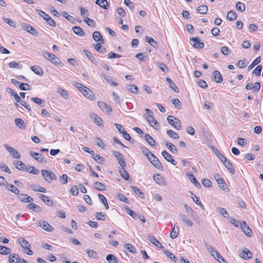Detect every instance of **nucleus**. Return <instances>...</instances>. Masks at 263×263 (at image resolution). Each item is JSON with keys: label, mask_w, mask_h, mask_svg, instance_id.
<instances>
[{"label": "nucleus", "mask_w": 263, "mask_h": 263, "mask_svg": "<svg viewBox=\"0 0 263 263\" xmlns=\"http://www.w3.org/2000/svg\"><path fill=\"white\" fill-rule=\"evenodd\" d=\"M146 120L151 124V125L155 129H157L159 126V124L153 117H145Z\"/></svg>", "instance_id": "nucleus-15"}, {"label": "nucleus", "mask_w": 263, "mask_h": 263, "mask_svg": "<svg viewBox=\"0 0 263 263\" xmlns=\"http://www.w3.org/2000/svg\"><path fill=\"white\" fill-rule=\"evenodd\" d=\"M58 91L64 99H67L69 98V95L66 90L62 88H59Z\"/></svg>", "instance_id": "nucleus-53"}, {"label": "nucleus", "mask_w": 263, "mask_h": 263, "mask_svg": "<svg viewBox=\"0 0 263 263\" xmlns=\"http://www.w3.org/2000/svg\"><path fill=\"white\" fill-rule=\"evenodd\" d=\"M31 70L33 71L35 74L42 76L43 75V69L39 66L35 65L30 67Z\"/></svg>", "instance_id": "nucleus-26"}, {"label": "nucleus", "mask_w": 263, "mask_h": 263, "mask_svg": "<svg viewBox=\"0 0 263 263\" xmlns=\"http://www.w3.org/2000/svg\"><path fill=\"white\" fill-rule=\"evenodd\" d=\"M86 252L89 258H92L94 259L98 258V254L95 251L90 249H87Z\"/></svg>", "instance_id": "nucleus-52"}, {"label": "nucleus", "mask_w": 263, "mask_h": 263, "mask_svg": "<svg viewBox=\"0 0 263 263\" xmlns=\"http://www.w3.org/2000/svg\"><path fill=\"white\" fill-rule=\"evenodd\" d=\"M84 22L89 26L94 27L96 26L95 22L88 17H84Z\"/></svg>", "instance_id": "nucleus-61"}, {"label": "nucleus", "mask_w": 263, "mask_h": 263, "mask_svg": "<svg viewBox=\"0 0 263 263\" xmlns=\"http://www.w3.org/2000/svg\"><path fill=\"white\" fill-rule=\"evenodd\" d=\"M4 147L7 149V151L10 153V154L12 156L13 158L15 159H19L21 158V155L20 153L15 148L12 147H11L7 144H4Z\"/></svg>", "instance_id": "nucleus-4"}, {"label": "nucleus", "mask_w": 263, "mask_h": 263, "mask_svg": "<svg viewBox=\"0 0 263 263\" xmlns=\"http://www.w3.org/2000/svg\"><path fill=\"white\" fill-rule=\"evenodd\" d=\"M212 80L216 83H221L223 79L220 72L218 70H214L212 73Z\"/></svg>", "instance_id": "nucleus-8"}, {"label": "nucleus", "mask_w": 263, "mask_h": 263, "mask_svg": "<svg viewBox=\"0 0 263 263\" xmlns=\"http://www.w3.org/2000/svg\"><path fill=\"white\" fill-rule=\"evenodd\" d=\"M168 123L173 126L177 130H180L181 128V122L179 119L173 116H169L167 118Z\"/></svg>", "instance_id": "nucleus-2"}, {"label": "nucleus", "mask_w": 263, "mask_h": 263, "mask_svg": "<svg viewBox=\"0 0 263 263\" xmlns=\"http://www.w3.org/2000/svg\"><path fill=\"white\" fill-rule=\"evenodd\" d=\"M18 199L25 203L31 202L33 201V199L31 197L25 194H19L18 195Z\"/></svg>", "instance_id": "nucleus-9"}, {"label": "nucleus", "mask_w": 263, "mask_h": 263, "mask_svg": "<svg viewBox=\"0 0 263 263\" xmlns=\"http://www.w3.org/2000/svg\"><path fill=\"white\" fill-rule=\"evenodd\" d=\"M151 163L158 169L162 170L163 169V166L159 159L154 155L153 157V160L150 161Z\"/></svg>", "instance_id": "nucleus-18"}, {"label": "nucleus", "mask_w": 263, "mask_h": 263, "mask_svg": "<svg viewBox=\"0 0 263 263\" xmlns=\"http://www.w3.org/2000/svg\"><path fill=\"white\" fill-rule=\"evenodd\" d=\"M27 208L35 211L36 212H41L42 211V208L39 205L34 203H30L28 204Z\"/></svg>", "instance_id": "nucleus-35"}, {"label": "nucleus", "mask_w": 263, "mask_h": 263, "mask_svg": "<svg viewBox=\"0 0 263 263\" xmlns=\"http://www.w3.org/2000/svg\"><path fill=\"white\" fill-rule=\"evenodd\" d=\"M106 259L109 263H119L115 256L112 254L108 255Z\"/></svg>", "instance_id": "nucleus-55"}, {"label": "nucleus", "mask_w": 263, "mask_h": 263, "mask_svg": "<svg viewBox=\"0 0 263 263\" xmlns=\"http://www.w3.org/2000/svg\"><path fill=\"white\" fill-rule=\"evenodd\" d=\"M227 17L229 21H233L236 19L237 14L235 11L231 10L228 12Z\"/></svg>", "instance_id": "nucleus-37"}, {"label": "nucleus", "mask_w": 263, "mask_h": 263, "mask_svg": "<svg viewBox=\"0 0 263 263\" xmlns=\"http://www.w3.org/2000/svg\"><path fill=\"white\" fill-rule=\"evenodd\" d=\"M38 196L40 199H41L44 202L46 203L48 205L52 206L53 205V201L48 196L41 194H39Z\"/></svg>", "instance_id": "nucleus-20"}, {"label": "nucleus", "mask_w": 263, "mask_h": 263, "mask_svg": "<svg viewBox=\"0 0 263 263\" xmlns=\"http://www.w3.org/2000/svg\"><path fill=\"white\" fill-rule=\"evenodd\" d=\"M95 3L104 9H107L109 6L107 0H97Z\"/></svg>", "instance_id": "nucleus-28"}, {"label": "nucleus", "mask_w": 263, "mask_h": 263, "mask_svg": "<svg viewBox=\"0 0 263 263\" xmlns=\"http://www.w3.org/2000/svg\"><path fill=\"white\" fill-rule=\"evenodd\" d=\"M25 170H27L29 173L32 174L33 175H37L39 173V170L34 166H29L28 167H26Z\"/></svg>", "instance_id": "nucleus-54"}, {"label": "nucleus", "mask_w": 263, "mask_h": 263, "mask_svg": "<svg viewBox=\"0 0 263 263\" xmlns=\"http://www.w3.org/2000/svg\"><path fill=\"white\" fill-rule=\"evenodd\" d=\"M157 66L163 72H167L168 71V69L166 67L165 64L163 63H157Z\"/></svg>", "instance_id": "nucleus-63"}, {"label": "nucleus", "mask_w": 263, "mask_h": 263, "mask_svg": "<svg viewBox=\"0 0 263 263\" xmlns=\"http://www.w3.org/2000/svg\"><path fill=\"white\" fill-rule=\"evenodd\" d=\"M127 89L134 93H139V88L138 87L134 84H129L126 86Z\"/></svg>", "instance_id": "nucleus-33"}, {"label": "nucleus", "mask_w": 263, "mask_h": 263, "mask_svg": "<svg viewBox=\"0 0 263 263\" xmlns=\"http://www.w3.org/2000/svg\"><path fill=\"white\" fill-rule=\"evenodd\" d=\"M125 248L128 250L130 252L136 254L137 252V250L136 248L132 245L130 243H126L125 245Z\"/></svg>", "instance_id": "nucleus-59"}, {"label": "nucleus", "mask_w": 263, "mask_h": 263, "mask_svg": "<svg viewBox=\"0 0 263 263\" xmlns=\"http://www.w3.org/2000/svg\"><path fill=\"white\" fill-rule=\"evenodd\" d=\"M72 30L74 33L80 36H83L84 34L83 29L80 27L74 26L72 28Z\"/></svg>", "instance_id": "nucleus-36"}, {"label": "nucleus", "mask_w": 263, "mask_h": 263, "mask_svg": "<svg viewBox=\"0 0 263 263\" xmlns=\"http://www.w3.org/2000/svg\"><path fill=\"white\" fill-rule=\"evenodd\" d=\"M166 81L169 84L170 87L176 92H178L179 90L176 84L172 81V80L169 78H166Z\"/></svg>", "instance_id": "nucleus-30"}, {"label": "nucleus", "mask_w": 263, "mask_h": 263, "mask_svg": "<svg viewBox=\"0 0 263 263\" xmlns=\"http://www.w3.org/2000/svg\"><path fill=\"white\" fill-rule=\"evenodd\" d=\"M94 187L100 191H104L106 190V187L102 183L100 182H96L93 184Z\"/></svg>", "instance_id": "nucleus-34"}, {"label": "nucleus", "mask_w": 263, "mask_h": 263, "mask_svg": "<svg viewBox=\"0 0 263 263\" xmlns=\"http://www.w3.org/2000/svg\"><path fill=\"white\" fill-rule=\"evenodd\" d=\"M101 76L106 80V81L109 84H111L114 86H117L118 84L116 82H114L112 79L107 75L104 73L101 74Z\"/></svg>", "instance_id": "nucleus-41"}, {"label": "nucleus", "mask_w": 263, "mask_h": 263, "mask_svg": "<svg viewBox=\"0 0 263 263\" xmlns=\"http://www.w3.org/2000/svg\"><path fill=\"white\" fill-rule=\"evenodd\" d=\"M216 211L220 214V215H222L225 218H228L229 216V214L227 211L225 210L223 208L218 207L216 209Z\"/></svg>", "instance_id": "nucleus-40"}, {"label": "nucleus", "mask_w": 263, "mask_h": 263, "mask_svg": "<svg viewBox=\"0 0 263 263\" xmlns=\"http://www.w3.org/2000/svg\"><path fill=\"white\" fill-rule=\"evenodd\" d=\"M241 228L243 232L247 236L250 237L252 236V231L245 221H243L241 224Z\"/></svg>", "instance_id": "nucleus-13"}, {"label": "nucleus", "mask_w": 263, "mask_h": 263, "mask_svg": "<svg viewBox=\"0 0 263 263\" xmlns=\"http://www.w3.org/2000/svg\"><path fill=\"white\" fill-rule=\"evenodd\" d=\"M119 173L123 178H124L126 180H128L129 175L128 173L124 170V168L120 170Z\"/></svg>", "instance_id": "nucleus-64"}, {"label": "nucleus", "mask_w": 263, "mask_h": 263, "mask_svg": "<svg viewBox=\"0 0 263 263\" xmlns=\"http://www.w3.org/2000/svg\"><path fill=\"white\" fill-rule=\"evenodd\" d=\"M145 140L148 143V144L151 146L155 145L156 142L154 140L153 138L149 134H146L145 135Z\"/></svg>", "instance_id": "nucleus-31"}, {"label": "nucleus", "mask_w": 263, "mask_h": 263, "mask_svg": "<svg viewBox=\"0 0 263 263\" xmlns=\"http://www.w3.org/2000/svg\"><path fill=\"white\" fill-rule=\"evenodd\" d=\"M18 242L20 245L24 249H28L30 247L29 243L24 238H19Z\"/></svg>", "instance_id": "nucleus-29"}, {"label": "nucleus", "mask_w": 263, "mask_h": 263, "mask_svg": "<svg viewBox=\"0 0 263 263\" xmlns=\"http://www.w3.org/2000/svg\"><path fill=\"white\" fill-rule=\"evenodd\" d=\"M40 226L46 231L51 232L53 231V228L47 222L43 221L40 224Z\"/></svg>", "instance_id": "nucleus-22"}, {"label": "nucleus", "mask_w": 263, "mask_h": 263, "mask_svg": "<svg viewBox=\"0 0 263 263\" xmlns=\"http://www.w3.org/2000/svg\"><path fill=\"white\" fill-rule=\"evenodd\" d=\"M179 231V229L178 227H176L175 228V226L174 227L173 229L172 230V231L170 233V237L172 239L176 238L178 235Z\"/></svg>", "instance_id": "nucleus-44"}, {"label": "nucleus", "mask_w": 263, "mask_h": 263, "mask_svg": "<svg viewBox=\"0 0 263 263\" xmlns=\"http://www.w3.org/2000/svg\"><path fill=\"white\" fill-rule=\"evenodd\" d=\"M222 163L229 170V171L232 174H234L235 170L233 167L232 163L230 162L229 160H228L227 158L224 160L222 162Z\"/></svg>", "instance_id": "nucleus-19"}, {"label": "nucleus", "mask_w": 263, "mask_h": 263, "mask_svg": "<svg viewBox=\"0 0 263 263\" xmlns=\"http://www.w3.org/2000/svg\"><path fill=\"white\" fill-rule=\"evenodd\" d=\"M166 134L170 138L174 139H178L179 138L178 134L171 129L167 130Z\"/></svg>", "instance_id": "nucleus-47"}, {"label": "nucleus", "mask_w": 263, "mask_h": 263, "mask_svg": "<svg viewBox=\"0 0 263 263\" xmlns=\"http://www.w3.org/2000/svg\"><path fill=\"white\" fill-rule=\"evenodd\" d=\"M190 42H194L193 46L196 48L202 49L204 47V43L201 42L199 37H192L190 39Z\"/></svg>", "instance_id": "nucleus-7"}, {"label": "nucleus", "mask_w": 263, "mask_h": 263, "mask_svg": "<svg viewBox=\"0 0 263 263\" xmlns=\"http://www.w3.org/2000/svg\"><path fill=\"white\" fill-rule=\"evenodd\" d=\"M238 252L239 256L245 260H248L252 257V253L247 248L243 250H239Z\"/></svg>", "instance_id": "nucleus-6"}, {"label": "nucleus", "mask_w": 263, "mask_h": 263, "mask_svg": "<svg viewBox=\"0 0 263 263\" xmlns=\"http://www.w3.org/2000/svg\"><path fill=\"white\" fill-rule=\"evenodd\" d=\"M93 159L96 161L98 163H103L105 161V159L103 157L100 156L98 154H95L92 156Z\"/></svg>", "instance_id": "nucleus-60"}, {"label": "nucleus", "mask_w": 263, "mask_h": 263, "mask_svg": "<svg viewBox=\"0 0 263 263\" xmlns=\"http://www.w3.org/2000/svg\"><path fill=\"white\" fill-rule=\"evenodd\" d=\"M148 240L152 244H153L157 247L163 250L164 249V247L161 245L159 241H158L154 236H149Z\"/></svg>", "instance_id": "nucleus-16"}, {"label": "nucleus", "mask_w": 263, "mask_h": 263, "mask_svg": "<svg viewBox=\"0 0 263 263\" xmlns=\"http://www.w3.org/2000/svg\"><path fill=\"white\" fill-rule=\"evenodd\" d=\"M184 206L186 212L190 215L191 217L193 218L194 220H196V218L195 217V215L194 214V211L187 204H185Z\"/></svg>", "instance_id": "nucleus-42"}, {"label": "nucleus", "mask_w": 263, "mask_h": 263, "mask_svg": "<svg viewBox=\"0 0 263 263\" xmlns=\"http://www.w3.org/2000/svg\"><path fill=\"white\" fill-rule=\"evenodd\" d=\"M80 91L88 98L92 99L94 97L93 92L86 86L83 87Z\"/></svg>", "instance_id": "nucleus-14"}, {"label": "nucleus", "mask_w": 263, "mask_h": 263, "mask_svg": "<svg viewBox=\"0 0 263 263\" xmlns=\"http://www.w3.org/2000/svg\"><path fill=\"white\" fill-rule=\"evenodd\" d=\"M39 14L51 26H55V21L47 13L41 10H37Z\"/></svg>", "instance_id": "nucleus-3"}, {"label": "nucleus", "mask_w": 263, "mask_h": 263, "mask_svg": "<svg viewBox=\"0 0 263 263\" xmlns=\"http://www.w3.org/2000/svg\"><path fill=\"white\" fill-rule=\"evenodd\" d=\"M98 197H99V199H100V200H101V201L104 205L106 209L108 210L109 209V205L108 204V203H107V200H106V198H105V197L101 194H98Z\"/></svg>", "instance_id": "nucleus-57"}, {"label": "nucleus", "mask_w": 263, "mask_h": 263, "mask_svg": "<svg viewBox=\"0 0 263 263\" xmlns=\"http://www.w3.org/2000/svg\"><path fill=\"white\" fill-rule=\"evenodd\" d=\"M98 104L102 111L106 114H109L112 111V108L110 105L102 101H98Z\"/></svg>", "instance_id": "nucleus-5"}, {"label": "nucleus", "mask_w": 263, "mask_h": 263, "mask_svg": "<svg viewBox=\"0 0 263 263\" xmlns=\"http://www.w3.org/2000/svg\"><path fill=\"white\" fill-rule=\"evenodd\" d=\"M131 189L136 194L138 195L141 197H143L144 194L139 188L137 187L136 186H132Z\"/></svg>", "instance_id": "nucleus-62"}, {"label": "nucleus", "mask_w": 263, "mask_h": 263, "mask_svg": "<svg viewBox=\"0 0 263 263\" xmlns=\"http://www.w3.org/2000/svg\"><path fill=\"white\" fill-rule=\"evenodd\" d=\"M92 37L96 42H100L101 43L104 44L103 37L99 31H95L92 34Z\"/></svg>", "instance_id": "nucleus-24"}, {"label": "nucleus", "mask_w": 263, "mask_h": 263, "mask_svg": "<svg viewBox=\"0 0 263 263\" xmlns=\"http://www.w3.org/2000/svg\"><path fill=\"white\" fill-rule=\"evenodd\" d=\"M31 100L35 103L40 105L42 107H44L45 105V102L42 99L39 98H31Z\"/></svg>", "instance_id": "nucleus-48"}, {"label": "nucleus", "mask_w": 263, "mask_h": 263, "mask_svg": "<svg viewBox=\"0 0 263 263\" xmlns=\"http://www.w3.org/2000/svg\"><path fill=\"white\" fill-rule=\"evenodd\" d=\"M22 28L24 30L27 31L30 34L36 35L37 34V31L33 27L28 24H24L22 25Z\"/></svg>", "instance_id": "nucleus-11"}, {"label": "nucleus", "mask_w": 263, "mask_h": 263, "mask_svg": "<svg viewBox=\"0 0 263 263\" xmlns=\"http://www.w3.org/2000/svg\"><path fill=\"white\" fill-rule=\"evenodd\" d=\"M204 246L205 247V248H206V249L208 250L209 252L211 254V255L214 258H216V256L217 255V253H218L214 249V248L206 242L204 243Z\"/></svg>", "instance_id": "nucleus-23"}, {"label": "nucleus", "mask_w": 263, "mask_h": 263, "mask_svg": "<svg viewBox=\"0 0 263 263\" xmlns=\"http://www.w3.org/2000/svg\"><path fill=\"white\" fill-rule=\"evenodd\" d=\"M14 122L16 126L18 128H22L25 127V126H24V122L22 119L16 118L15 119Z\"/></svg>", "instance_id": "nucleus-58"}, {"label": "nucleus", "mask_w": 263, "mask_h": 263, "mask_svg": "<svg viewBox=\"0 0 263 263\" xmlns=\"http://www.w3.org/2000/svg\"><path fill=\"white\" fill-rule=\"evenodd\" d=\"M162 155L167 161L171 163L174 165H176V161L173 158L172 156L170 155L167 152L163 151L162 152Z\"/></svg>", "instance_id": "nucleus-10"}, {"label": "nucleus", "mask_w": 263, "mask_h": 263, "mask_svg": "<svg viewBox=\"0 0 263 263\" xmlns=\"http://www.w3.org/2000/svg\"><path fill=\"white\" fill-rule=\"evenodd\" d=\"M183 222L187 227H191L193 226V222L185 214H180L179 215Z\"/></svg>", "instance_id": "nucleus-17"}, {"label": "nucleus", "mask_w": 263, "mask_h": 263, "mask_svg": "<svg viewBox=\"0 0 263 263\" xmlns=\"http://www.w3.org/2000/svg\"><path fill=\"white\" fill-rule=\"evenodd\" d=\"M188 179L196 186L197 187H200L201 184L198 181V180L195 178L194 175L191 173H187L186 174Z\"/></svg>", "instance_id": "nucleus-21"}, {"label": "nucleus", "mask_w": 263, "mask_h": 263, "mask_svg": "<svg viewBox=\"0 0 263 263\" xmlns=\"http://www.w3.org/2000/svg\"><path fill=\"white\" fill-rule=\"evenodd\" d=\"M166 146L168 149L173 154H177L178 153L177 149L176 146L172 143L166 142L165 143Z\"/></svg>", "instance_id": "nucleus-43"}, {"label": "nucleus", "mask_w": 263, "mask_h": 263, "mask_svg": "<svg viewBox=\"0 0 263 263\" xmlns=\"http://www.w3.org/2000/svg\"><path fill=\"white\" fill-rule=\"evenodd\" d=\"M91 117L93 119L94 122L99 126L103 127V121L96 114H93Z\"/></svg>", "instance_id": "nucleus-27"}, {"label": "nucleus", "mask_w": 263, "mask_h": 263, "mask_svg": "<svg viewBox=\"0 0 263 263\" xmlns=\"http://www.w3.org/2000/svg\"><path fill=\"white\" fill-rule=\"evenodd\" d=\"M261 59L260 57H257L253 62L249 66L248 68V71L251 70L255 66L257 65L258 63L260 62Z\"/></svg>", "instance_id": "nucleus-50"}, {"label": "nucleus", "mask_w": 263, "mask_h": 263, "mask_svg": "<svg viewBox=\"0 0 263 263\" xmlns=\"http://www.w3.org/2000/svg\"><path fill=\"white\" fill-rule=\"evenodd\" d=\"M197 12L202 14H206L208 11V7L205 5L199 6L197 9Z\"/></svg>", "instance_id": "nucleus-39"}, {"label": "nucleus", "mask_w": 263, "mask_h": 263, "mask_svg": "<svg viewBox=\"0 0 263 263\" xmlns=\"http://www.w3.org/2000/svg\"><path fill=\"white\" fill-rule=\"evenodd\" d=\"M20 260V256L17 254H11L9 255L8 261L9 263H18Z\"/></svg>", "instance_id": "nucleus-25"}, {"label": "nucleus", "mask_w": 263, "mask_h": 263, "mask_svg": "<svg viewBox=\"0 0 263 263\" xmlns=\"http://www.w3.org/2000/svg\"><path fill=\"white\" fill-rule=\"evenodd\" d=\"M126 212L129 214L133 218L138 219V214L134 211L132 210L129 207L127 206L125 208Z\"/></svg>", "instance_id": "nucleus-45"}, {"label": "nucleus", "mask_w": 263, "mask_h": 263, "mask_svg": "<svg viewBox=\"0 0 263 263\" xmlns=\"http://www.w3.org/2000/svg\"><path fill=\"white\" fill-rule=\"evenodd\" d=\"M236 8L238 11L242 12L245 11L246 6L244 3L238 2L236 4Z\"/></svg>", "instance_id": "nucleus-56"}, {"label": "nucleus", "mask_w": 263, "mask_h": 263, "mask_svg": "<svg viewBox=\"0 0 263 263\" xmlns=\"http://www.w3.org/2000/svg\"><path fill=\"white\" fill-rule=\"evenodd\" d=\"M30 155L38 162L44 163L46 162V160L43 157H42L41 154L37 153L31 151L30 152Z\"/></svg>", "instance_id": "nucleus-12"}, {"label": "nucleus", "mask_w": 263, "mask_h": 263, "mask_svg": "<svg viewBox=\"0 0 263 263\" xmlns=\"http://www.w3.org/2000/svg\"><path fill=\"white\" fill-rule=\"evenodd\" d=\"M11 250L5 246H0V254L2 255H7L11 253Z\"/></svg>", "instance_id": "nucleus-46"}, {"label": "nucleus", "mask_w": 263, "mask_h": 263, "mask_svg": "<svg viewBox=\"0 0 263 263\" xmlns=\"http://www.w3.org/2000/svg\"><path fill=\"white\" fill-rule=\"evenodd\" d=\"M154 179L156 183H157L159 185H164V181H163V178L161 177V176L159 174H154Z\"/></svg>", "instance_id": "nucleus-32"}, {"label": "nucleus", "mask_w": 263, "mask_h": 263, "mask_svg": "<svg viewBox=\"0 0 263 263\" xmlns=\"http://www.w3.org/2000/svg\"><path fill=\"white\" fill-rule=\"evenodd\" d=\"M84 52L85 53L87 57L94 64L97 63V60L95 58V57L90 52L88 51L87 50L84 49Z\"/></svg>", "instance_id": "nucleus-38"}, {"label": "nucleus", "mask_w": 263, "mask_h": 263, "mask_svg": "<svg viewBox=\"0 0 263 263\" xmlns=\"http://www.w3.org/2000/svg\"><path fill=\"white\" fill-rule=\"evenodd\" d=\"M145 41L154 47H156L157 46V42L151 36H146L145 37Z\"/></svg>", "instance_id": "nucleus-49"}, {"label": "nucleus", "mask_w": 263, "mask_h": 263, "mask_svg": "<svg viewBox=\"0 0 263 263\" xmlns=\"http://www.w3.org/2000/svg\"><path fill=\"white\" fill-rule=\"evenodd\" d=\"M14 165H15L16 168L17 169L21 170V171L24 170L26 168L25 164L23 162H22V161H19V160L16 161L15 162Z\"/></svg>", "instance_id": "nucleus-51"}, {"label": "nucleus", "mask_w": 263, "mask_h": 263, "mask_svg": "<svg viewBox=\"0 0 263 263\" xmlns=\"http://www.w3.org/2000/svg\"><path fill=\"white\" fill-rule=\"evenodd\" d=\"M42 175L45 180L49 183L53 180H56L57 177L56 175L50 170H42Z\"/></svg>", "instance_id": "nucleus-1"}]
</instances>
